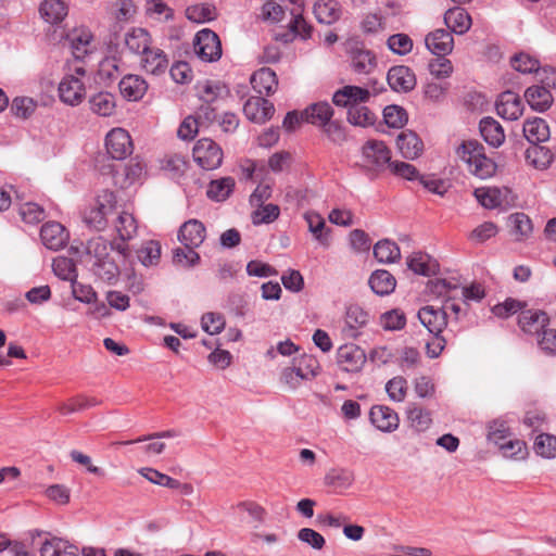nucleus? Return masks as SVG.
<instances>
[{
  "label": "nucleus",
  "mask_w": 556,
  "mask_h": 556,
  "mask_svg": "<svg viewBox=\"0 0 556 556\" xmlns=\"http://www.w3.org/2000/svg\"><path fill=\"white\" fill-rule=\"evenodd\" d=\"M383 118L386 124L392 128H402L408 119L406 111L399 105H388L383 110Z\"/></svg>",
  "instance_id": "57"
},
{
  "label": "nucleus",
  "mask_w": 556,
  "mask_h": 556,
  "mask_svg": "<svg viewBox=\"0 0 556 556\" xmlns=\"http://www.w3.org/2000/svg\"><path fill=\"white\" fill-rule=\"evenodd\" d=\"M388 84L396 92H408L416 86L414 72L404 65L393 66L388 72Z\"/></svg>",
  "instance_id": "17"
},
{
  "label": "nucleus",
  "mask_w": 556,
  "mask_h": 556,
  "mask_svg": "<svg viewBox=\"0 0 556 556\" xmlns=\"http://www.w3.org/2000/svg\"><path fill=\"white\" fill-rule=\"evenodd\" d=\"M418 318L432 334H440L447 325L445 311L431 305L421 307L418 312Z\"/></svg>",
  "instance_id": "20"
},
{
  "label": "nucleus",
  "mask_w": 556,
  "mask_h": 556,
  "mask_svg": "<svg viewBox=\"0 0 556 556\" xmlns=\"http://www.w3.org/2000/svg\"><path fill=\"white\" fill-rule=\"evenodd\" d=\"M114 229L121 242L112 243V249L117 251L124 257L129 255L127 241L134 239L138 232V223L132 213L122 211L114 220Z\"/></svg>",
  "instance_id": "5"
},
{
  "label": "nucleus",
  "mask_w": 556,
  "mask_h": 556,
  "mask_svg": "<svg viewBox=\"0 0 556 556\" xmlns=\"http://www.w3.org/2000/svg\"><path fill=\"white\" fill-rule=\"evenodd\" d=\"M255 206L257 208L252 213V223L254 225L270 224L275 222L280 215V208L276 204L262 203Z\"/></svg>",
  "instance_id": "52"
},
{
  "label": "nucleus",
  "mask_w": 556,
  "mask_h": 556,
  "mask_svg": "<svg viewBox=\"0 0 556 556\" xmlns=\"http://www.w3.org/2000/svg\"><path fill=\"white\" fill-rule=\"evenodd\" d=\"M444 23L451 31L463 35L470 28L471 17L464 9L454 8L445 12Z\"/></svg>",
  "instance_id": "33"
},
{
  "label": "nucleus",
  "mask_w": 556,
  "mask_h": 556,
  "mask_svg": "<svg viewBox=\"0 0 556 556\" xmlns=\"http://www.w3.org/2000/svg\"><path fill=\"white\" fill-rule=\"evenodd\" d=\"M366 363V354L354 343L341 345L337 351V364L346 372H358Z\"/></svg>",
  "instance_id": "9"
},
{
  "label": "nucleus",
  "mask_w": 556,
  "mask_h": 556,
  "mask_svg": "<svg viewBox=\"0 0 556 556\" xmlns=\"http://www.w3.org/2000/svg\"><path fill=\"white\" fill-rule=\"evenodd\" d=\"M510 64L515 71L522 74L536 73L540 77V73H542L539 60L523 52L515 54L510 60Z\"/></svg>",
  "instance_id": "50"
},
{
  "label": "nucleus",
  "mask_w": 556,
  "mask_h": 556,
  "mask_svg": "<svg viewBox=\"0 0 556 556\" xmlns=\"http://www.w3.org/2000/svg\"><path fill=\"white\" fill-rule=\"evenodd\" d=\"M36 106L37 104L31 98H15L12 102L11 111L17 117L27 118L35 112Z\"/></svg>",
  "instance_id": "63"
},
{
  "label": "nucleus",
  "mask_w": 556,
  "mask_h": 556,
  "mask_svg": "<svg viewBox=\"0 0 556 556\" xmlns=\"http://www.w3.org/2000/svg\"><path fill=\"white\" fill-rule=\"evenodd\" d=\"M406 422L415 432L428 430L432 424L431 412L416 403H410L406 408Z\"/></svg>",
  "instance_id": "26"
},
{
  "label": "nucleus",
  "mask_w": 556,
  "mask_h": 556,
  "mask_svg": "<svg viewBox=\"0 0 556 556\" xmlns=\"http://www.w3.org/2000/svg\"><path fill=\"white\" fill-rule=\"evenodd\" d=\"M526 161L536 169H545L553 161V153L546 147L532 144L526 150Z\"/></svg>",
  "instance_id": "42"
},
{
  "label": "nucleus",
  "mask_w": 556,
  "mask_h": 556,
  "mask_svg": "<svg viewBox=\"0 0 556 556\" xmlns=\"http://www.w3.org/2000/svg\"><path fill=\"white\" fill-rule=\"evenodd\" d=\"M138 261L146 267L159 264L161 258V244L156 240H148L141 243L136 251Z\"/></svg>",
  "instance_id": "43"
},
{
  "label": "nucleus",
  "mask_w": 556,
  "mask_h": 556,
  "mask_svg": "<svg viewBox=\"0 0 556 556\" xmlns=\"http://www.w3.org/2000/svg\"><path fill=\"white\" fill-rule=\"evenodd\" d=\"M371 290L378 295H388L394 291L396 280L394 276L384 269L374 271L369 278Z\"/></svg>",
  "instance_id": "37"
},
{
  "label": "nucleus",
  "mask_w": 556,
  "mask_h": 556,
  "mask_svg": "<svg viewBox=\"0 0 556 556\" xmlns=\"http://www.w3.org/2000/svg\"><path fill=\"white\" fill-rule=\"evenodd\" d=\"M523 135L529 142L538 144L549 138V128L543 118L535 117L526 121L523 124Z\"/></svg>",
  "instance_id": "35"
},
{
  "label": "nucleus",
  "mask_w": 556,
  "mask_h": 556,
  "mask_svg": "<svg viewBox=\"0 0 556 556\" xmlns=\"http://www.w3.org/2000/svg\"><path fill=\"white\" fill-rule=\"evenodd\" d=\"M351 65L357 74H370L377 67V59L372 51L356 48L351 51Z\"/></svg>",
  "instance_id": "30"
},
{
  "label": "nucleus",
  "mask_w": 556,
  "mask_h": 556,
  "mask_svg": "<svg viewBox=\"0 0 556 556\" xmlns=\"http://www.w3.org/2000/svg\"><path fill=\"white\" fill-rule=\"evenodd\" d=\"M86 78L87 71L83 64H68L58 87L60 100L67 105H79L86 97Z\"/></svg>",
  "instance_id": "2"
},
{
  "label": "nucleus",
  "mask_w": 556,
  "mask_h": 556,
  "mask_svg": "<svg viewBox=\"0 0 556 556\" xmlns=\"http://www.w3.org/2000/svg\"><path fill=\"white\" fill-rule=\"evenodd\" d=\"M186 16L194 23H205L216 17V9L211 4H195L187 8Z\"/></svg>",
  "instance_id": "54"
},
{
  "label": "nucleus",
  "mask_w": 556,
  "mask_h": 556,
  "mask_svg": "<svg viewBox=\"0 0 556 556\" xmlns=\"http://www.w3.org/2000/svg\"><path fill=\"white\" fill-rule=\"evenodd\" d=\"M178 238L186 248H198L205 239V227L201 222L190 219L180 227Z\"/></svg>",
  "instance_id": "24"
},
{
  "label": "nucleus",
  "mask_w": 556,
  "mask_h": 556,
  "mask_svg": "<svg viewBox=\"0 0 556 556\" xmlns=\"http://www.w3.org/2000/svg\"><path fill=\"white\" fill-rule=\"evenodd\" d=\"M168 58L165 52L153 46L140 55V65L142 70L152 75L165 73L168 67Z\"/></svg>",
  "instance_id": "18"
},
{
  "label": "nucleus",
  "mask_w": 556,
  "mask_h": 556,
  "mask_svg": "<svg viewBox=\"0 0 556 556\" xmlns=\"http://www.w3.org/2000/svg\"><path fill=\"white\" fill-rule=\"evenodd\" d=\"M316 20L326 25L336 23L341 14V5L337 0H317L314 4Z\"/></svg>",
  "instance_id": "29"
},
{
  "label": "nucleus",
  "mask_w": 556,
  "mask_h": 556,
  "mask_svg": "<svg viewBox=\"0 0 556 556\" xmlns=\"http://www.w3.org/2000/svg\"><path fill=\"white\" fill-rule=\"evenodd\" d=\"M105 148L112 159L124 160L132 153L134 146L128 131L117 127L106 135Z\"/></svg>",
  "instance_id": "8"
},
{
  "label": "nucleus",
  "mask_w": 556,
  "mask_h": 556,
  "mask_svg": "<svg viewBox=\"0 0 556 556\" xmlns=\"http://www.w3.org/2000/svg\"><path fill=\"white\" fill-rule=\"evenodd\" d=\"M41 16L50 24H56L67 15L68 8L63 0H45L40 5Z\"/></svg>",
  "instance_id": "40"
},
{
  "label": "nucleus",
  "mask_w": 556,
  "mask_h": 556,
  "mask_svg": "<svg viewBox=\"0 0 556 556\" xmlns=\"http://www.w3.org/2000/svg\"><path fill=\"white\" fill-rule=\"evenodd\" d=\"M388 47L396 54L405 55L413 49V40L406 34H395L389 37Z\"/></svg>",
  "instance_id": "62"
},
{
  "label": "nucleus",
  "mask_w": 556,
  "mask_h": 556,
  "mask_svg": "<svg viewBox=\"0 0 556 556\" xmlns=\"http://www.w3.org/2000/svg\"><path fill=\"white\" fill-rule=\"evenodd\" d=\"M98 404H99V401L96 397H90V396L80 394V395L71 397L67 401L58 404L56 410L61 415L66 416V415L74 414L77 412H83L90 407L97 406Z\"/></svg>",
  "instance_id": "41"
},
{
  "label": "nucleus",
  "mask_w": 556,
  "mask_h": 556,
  "mask_svg": "<svg viewBox=\"0 0 556 556\" xmlns=\"http://www.w3.org/2000/svg\"><path fill=\"white\" fill-rule=\"evenodd\" d=\"M450 88V84L444 83H437V81H429L424 87V96L427 100L433 103L441 102Z\"/></svg>",
  "instance_id": "61"
},
{
  "label": "nucleus",
  "mask_w": 556,
  "mask_h": 556,
  "mask_svg": "<svg viewBox=\"0 0 556 556\" xmlns=\"http://www.w3.org/2000/svg\"><path fill=\"white\" fill-rule=\"evenodd\" d=\"M235 188V179L232 177H223L212 180L207 187L206 194L211 200H226Z\"/></svg>",
  "instance_id": "46"
},
{
  "label": "nucleus",
  "mask_w": 556,
  "mask_h": 556,
  "mask_svg": "<svg viewBox=\"0 0 556 556\" xmlns=\"http://www.w3.org/2000/svg\"><path fill=\"white\" fill-rule=\"evenodd\" d=\"M305 122L321 127L327 125L333 115V110L328 102H317L304 110Z\"/></svg>",
  "instance_id": "38"
},
{
  "label": "nucleus",
  "mask_w": 556,
  "mask_h": 556,
  "mask_svg": "<svg viewBox=\"0 0 556 556\" xmlns=\"http://www.w3.org/2000/svg\"><path fill=\"white\" fill-rule=\"evenodd\" d=\"M538 344L546 354L556 355V329L546 327L538 338Z\"/></svg>",
  "instance_id": "64"
},
{
  "label": "nucleus",
  "mask_w": 556,
  "mask_h": 556,
  "mask_svg": "<svg viewBox=\"0 0 556 556\" xmlns=\"http://www.w3.org/2000/svg\"><path fill=\"white\" fill-rule=\"evenodd\" d=\"M40 238L46 248L58 251L67 244L70 233L62 224L48 222L41 227Z\"/></svg>",
  "instance_id": "11"
},
{
  "label": "nucleus",
  "mask_w": 556,
  "mask_h": 556,
  "mask_svg": "<svg viewBox=\"0 0 556 556\" xmlns=\"http://www.w3.org/2000/svg\"><path fill=\"white\" fill-rule=\"evenodd\" d=\"M369 321V314L359 305H350L344 315L342 333L345 338L355 339L359 330Z\"/></svg>",
  "instance_id": "14"
},
{
  "label": "nucleus",
  "mask_w": 556,
  "mask_h": 556,
  "mask_svg": "<svg viewBox=\"0 0 556 556\" xmlns=\"http://www.w3.org/2000/svg\"><path fill=\"white\" fill-rule=\"evenodd\" d=\"M326 481L334 489H346L353 483L354 476L350 470L334 469L326 476Z\"/></svg>",
  "instance_id": "59"
},
{
  "label": "nucleus",
  "mask_w": 556,
  "mask_h": 556,
  "mask_svg": "<svg viewBox=\"0 0 556 556\" xmlns=\"http://www.w3.org/2000/svg\"><path fill=\"white\" fill-rule=\"evenodd\" d=\"M396 146L402 156L408 160L418 157L424 149L422 141L410 130L402 131L397 136Z\"/></svg>",
  "instance_id": "27"
},
{
  "label": "nucleus",
  "mask_w": 556,
  "mask_h": 556,
  "mask_svg": "<svg viewBox=\"0 0 556 556\" xmlns=\"http://www.w3.org/2000/svg\"><path fill=\"white\" fill-rule=\"evenodd\" d=\"M251 85L260 94L270 96L278 87V78L276 73L269 67H262L251 76Z\"/></svg>",
  "instance_id": "23"
},
{
  "label": "nucleus",
  "mask_w": 556,
  "mask_h": 556,
  "mask_svg": "<svg viewBox=\"0 0 556 556\" xmlns=\"http://www.w3.org/2000/svg\"><path fill=\"white\" fill-rule=\"evenodd\" d=\"M511 232L517 241L526 240L533 230L532 222L525 213H515L509 216Z\"/></svg>",
  "instance_id": "47"
},
{
  "label": "nucleus",
  "mask_w": 556,
  "mask_h": 556,
  "mask_svg": "<svg viewBox=\"0 0 556 556\" xmlns=\"http://www.w3.org/2000/svg\"><path fill=\"white\" fill-rule=\"evenodd\" d=\"M480 132L484 141L498 148L505 140V132L502 125L493 117H484L480 121Z\"/></svg>",
  "instance_id": "31"
},
{
  "label": "nucleus",
  "mask_w": 556,
  "mask_h": 556,
  "mask_svg": "<svg viewBox=\"0 0 556 556\" xmlns=\"http://www.w3.org/2000/svg\"><path fill=\"white\" fill-rule=\"evenodd\" d=\"M293 18L290 22V30L291 33L277 34L275 36L276 40H280L283 42H290L294 36L299 35L302 38L306 39L311 37L312 26L304 20L300 10L292 11Z\"/></svg>",
  "instance_id": "32"
},
{
  "label": "nucleus",
  "mask_w": 556,
  "mask_h": 556,
  "mask_svg": "<svg viewBox=\"0 0 556 556\" xmlns=\"http://www.w3.org/2000/svg\"><path fill=\"white\" fill-rule=\"evenodd\" d=\"M162 168L173 175H181L187 167L186 157L179 153L166 154L162 162Z\"/></svg>",
  "instance_id": "60"
},
{
  "label": "nucleus",
  "mask_w": 556,
  "mask_h": 556,
  "mask_svg": "<svg viewBox=\"0 0 556 556\" xmlns=\"http://www.w3.org/2000/svg\"><path fill=\"white\" fill-rule=\"evenodd\" d=\"M125 45L129 51L141 55L152 46V38L146 29L134 28L126 34Z\"/></svg>",
  "instance_id": "36"
},
{
  "label": "nucleus",
  "mask_w": 556,
  "mask_h": 556,
  "mask_svg": "<svg viewBox=\"0 0 556 556\" xmlns=\"http://www.w3.org/2000/svg\"><path fill=\"white\" fill-rule=\"evenodd\" d=\"M20 216L27 224H38L46 217L45 210L37 203L26 202L20 206Z\"/></svg>",
  "instance_id": "58"
},
{
  "label": "nucleus",
  "mask_w": 556,
  "mask_h": 556,
  "mask_svg": "<svg viewBox=\"0 0 556 556\" xmlns=\"http://www.w3.org/2000/svg\"><path fill=\"white\" fill-rule=\"evenodd\" d=\"M194 162L205 170H212L220 166L223 150L212 139H200L192 150Z\"/></svg>",
  "instance_id": "6"
},
{
  "label": "nucleus",
  "mask_w": 556,
  "mask_h": 556,
  "mask_svg": "<svg viewBox=\"0 0 556 556\" xmlns=\"http://www.w3.org/2000/svg\"><path fill=\"white\" fill-rule=\"evenodd\" d=\"M41 556H78V548L70 542L52 538L41 546Z\"/></svg>",
  "instance_id": "39"
},
{
  "label": "nucleus",
  "mask_w": 556,
  "mask_h": 556,
  "mask_svg": "<svg viewBox=\"0 0 556 556\" xmlns=\"http://www.w3.org/2000/svg\"><path fill=\"white\" fill-rule=\"evenodd\" d=\"M427 48L438 56H444L452 52L454 39L445 29H435L429 33L425 39Z\"/></svg>",
  "instance_id": "22"
},
{
  "label": "nucleus",
  "mask_w": 556,
  "mask_h": 556,
  "mask_svg": "<svg viewBox=\"0 0 556 556\" xmlns=\"http://www.w3.org/2000/svg\"><path fill=\"white\" fill-rule=\"evenodd\" d=\"M374 255L380 263H394L400 260L401 251L395 242L383 239L375 244Z\"/></svg>",
  "instance_id": "45"
},
{
  "label": "nucleus",
  "mask_w": 556,
  "mask_h": 556,
  "mask_svg": "<svg viewBox=\"0 0 556 556\" xmlns=\"http://www.w3.org/2000/svg\"><path fill=\"white\" fill-rule=\"evenodd\" d=\"M362 152L366 164L375 169L391 164V151L383 141L368 140L363 146Z\"/></svg>",
  "instance_id": "10"
},
{
  "label": "nucleus",
  "mask_w": 556,
  "mask_h": 556,
  "mask_svg": "<svg viewBox=\"0 0 556 556\" xmlns=\"http://www.w3.org/2000/svg\"><path fill=\"white\" fill-rule=\"evenodd\" d=\"M377 116L367 106L354 105L348 110V121L354 126L368 127L376 123Z\"/></svg>",
  "instance_id": "48"
},
{
  "label": "nucleus",
  "mask_w": 556,
  "mask_h": 556,
  "mask_svg": "<svg viewBox=\"0 0 556 556\" xmlns=\"http://www.w3.org/2000/svg\"><path fill=\"white\" fill-rule=\"evenodd\" d=\"M509 190L507 188L500 189L496 187H482L475 190V197L478 202L485 208L492 210L500 207L506 201Z\"/></svg>",
  "instance_id": "28"
},
{
  "label": "nucleus",
  "mask_w": 556,
  "mask_h": 556,
  "mask_svg": "<svg viewBox=\"0 0 556 556\" xmlns=\"http://www.w3.org/2000/svg\"><path fill=\"white\" fill-rule=\"evenodd\" d=\"M408 390L407 380L402 376H396L386 384V391L389 397L394 402H403Z\"/></svg>",
  "instance_id": "56"
},
{
  "label": "nucleus",
  "mask_w": 556,
  "mask_h": 556,
  "mask_svg": "<svg viewBox=\"0 0 556 556\" xmlns=\"http://www.w3.org/2000/svg\"><path fill=\"white\" fill-rule=\"evenodd\" d=\"M115 205V194L109 190L102 191L94 204L85 211L84 222L97 231L104 230L108 227V216L113 213Z\"/></svg>",
  "instance_id": "4"
},
{
  "label": "nucleus",
  "mask_w": 556,
  "mask_h": 556,
  "mask_svg": "<svg viewBox=\"0 0 556 556\" xmlns=\"http://www.w3.org/2000/svg\"><path fill=\"white\" fill-rule=\"evenodd\" d=\"M89 105L90 110L99 116H112L116 109L115 96L106 91L98 92L90 98Z\"/></svg>",
  "instance_id": "34"
},
{
  "label": "nucleus",
  "mask_w": 556,
  "mask_h": 556,
  "mask_svg": "<svg viewBox=\"0 0 556 556\" xmlns=\"http://www.w3.org/2000/svg\"><path fill=\"white\" fill-rule=\"evenodd\" d=\"M122 96L129 101L140 100L148 90L147 81L139 75H126L118 84Z\"/></svg>",
  "instance_id": "25"
},
{
  "label": "nucleus",
  "mask_w": 556,
  "mask_h": 556,
  "mask_svg": "<svg viewBox=\"0 0 556 556\" xmlns=\"http://www.w3.org/2000/svg\"><path fill=\"white\" fill-rule=\"evenodd\" d=\"M193 49L195 54L205 62H214L222 56L220 40L218 36L208 28L197 33L193 40Z\"/></svg>",
  "instance_id": "7"
},
{
  "label": "nucleus",
  "mask_w": 556,
  "mask_h": 556,
  "mask_svg": "<svg viewBox=\"0 0 556 556\" xmlns=\"http://www.w3.org/2000/svg\"><path fill=\"white\" fill-rule=\"evenodd\" d=\"M540 81L544 85L529 87L525 92V98L532 110L543 112L553 103L549 88L556 85V71L543 67L542 73H540Z\"/></svg>",
  "instance_id": "3"
},
{
  "label": "nucleus",
  "mask_w": 556,
  "mask_h": 556,
  "mask_svg": "<svg viewBox=\"0 0 556 556\" xmlns=\"http://www.w3.org/2000/svg\"><path fill=\"white\" fill-rule=\"evenodd\" d=\"M304 219L306 220L308 230L313 233L314 238L323 245L327 247L329 244V237L324 232L326 226L324 217L314 211H309L304 214Z\"/></svg>",
  "instance_id": "49"
},
{
  "label": "nucleus",
  "mask_w": 556,
  "mask_h": 556,
  "mask_svg": "<svg viewBox=\"0 0 556 556\" xmlns=\"http://www.w3.org/2000/svg\"><path fill=\"white\" fill-rule=\"evenodd\" d=\"M92 35L86 28H75L67 35V41L74 58L83 60L92 51Z\"/></svg>",
  "instance_id": "21"
},
{
  "label": "nucleus",
  "mask_w": 556,
  "mask_h": 556,
  "mask_svg": "<svg viewBox=\"0 0 556 556\" xmlns=\"http://www.w3.org/2000/svg\"><path fill=\"white\" fill-rule=\"evenodd\" d=\"M496 112L503 118L509 121L518 119L523 112L520 97L513 91L503 92L496 101Z\"/></svg>",
  "instance_id": "19"
},
{
  "label": "nucleus",
  "mask_w": 556,
  "mask_h": 556,
  "mask_svg": "<svg viewBox=\"0 0 556 556\" xmlns=\"http://www.w3.org/2000/svg\"><path fill=\"white\" fill-rule=\"evenodd\" d=\"M533 448L538 455L544 458L556 457V437L546 433L538 435Z\"/></svg>",
  "instance_id": "55"
},
{
  "label": "nucleus",
  "mask_w": 556,
  "mask_h": 556,
  "mask_svg": "<svg viewBox=\"0 0 556 556\" xmlns=\"http://www.w3.org/2000/svg\"><path fill=\"white\" fill-rule=\"evenodd\" d=\"M371 424L382 432H392L399 428L397 413L386 405H374L369 412Z\"/></svg>",
  "instance_id": "16"
},
{
  "label": "nucleus",
  "mask_w": 556,
  "mask_h": 556,
  "mask_svg": "<svg viewBox=\"0 0 556 556\" xmlns=\"http://www.w3.org/2000/svg\"><path fill=\"white\" fill-rule=\"evenodd\" d=\"M294 366L300 372V376L304 377L305 380L315 378L320 372V365L317 358L313 355L304 354L298 358Z\"/></svg>",
  "instance_id": "53"
},
{
  "label": "nucleus",
  "mask_w": 556,
  "mask_h": 556,
  "mask_svg": "<svg viewBox=\"0 0 556 556\" xmlns=\"http://www.w3.org/2000/svg\"><path fill=\"white\" fill-rule=\"evenodd\" d=\"M243 113L248 119L263 124L275 113L274 104L262 97H251L243 105Z\"/></svg>",
  "instance_id": "15"
},
{
  "label": "nucleus",
  "mask_w": 556,
  "mask_h": 556,
  "mask_svg": "<svg viewBox=\"0 0 556 556\" xmlns=\"http://www.w3.org/2000/svg\"><path fill=\"white\" fill-rule=\"evenodd\" d=\"M370 98L368 89L348 85L333 93L332 102L338 106H344L350 110L351 106L366 103Z\"/></svg>",
  "instance_id": "13"
},
{
  "label": "nucleus",
  "mask_w": 556,
  "mask_h": 556,
  "mask_svg": "<svg viewBox=\"0 0 556 556\" xmlns=\"http://www.w3.org/2000/svg\"><path fill=\"white\" fill-rule=\"evenodd\" d=\"M549 324L548 315L540 309L521 311L518 325L525 333L535 334L538 338Z\"/></svg>",
  "instance_id": "12"
},
{
  "label": "nucleus",
  "mask_w": 556,
  "mask_h": 556,
  "mask_svg": "<svg viewBox=\"0 0 556 556\" xmlns=\"http://www.w3.org/2000/svg\"><path fill=\"white\" fill-rule=\"evenodd\" d=\"M456 153L467 164L468 170L480 179L490 178L496 173V163L485 155L484 147L476 140L464 141Z\"/></svg>",
  "instance_id": "1"
},
{
  "label": "nucleus",
  "mask_w": 556,
  "mask_h": 556,
  "mask_svg": "<svg viewBox=\"0 0 556 556\" xmlns=\"http://www.w3.org/2000/svg\"><path fill=\"white\" fill-rule=\"evenodd\" d=\"M407 266L415 274L429 276L437 270V263L430 255L421 252L414 253L407 260Z\"/></svg>",
  "instance_id": "44"
},
{
  "label": "nucleus",
  "mask_w": 556,
  "mask_h": 556,
  "mask_svg": "<svg viewBox=\"0 0 556 556\" xmlns=\"http://www.w3.org/2000/svg\"><path fill=\"white\" fill-rule=\"evenodd\" d=\"M52 269L59 278L72 283L76 281V266L72 258L65 256L55 257L52 263Z\"/></svg>",
  "instance_id": "51"
}]
</instances>
